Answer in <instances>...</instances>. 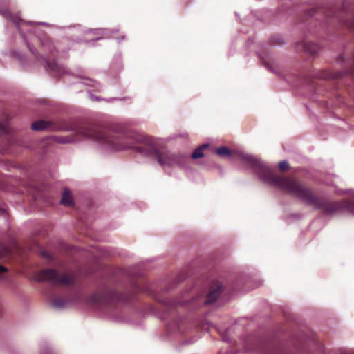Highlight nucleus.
I'll return each instance as SVG.
<instances>
[{"label": "nucleus", "mask_w": 354, "mask_h": 354, "mask_svg": "<svg viewBox=\"0 0 354 354\" xmlns=\"http://www.w3.org/2000/svg\"><path fill=\"white\" fill-rule=\"evenodd\" d=\"M75 133L73 139L61 138L62 142L88 138L106 144L115 150L131 149L142 156L152 157L162 166L185 167L189 157L181 153L160 150L154 140L148 136L123 129H111L86 121L75 122L70 125Z\"/></svg>", "instance_id": "1"}, {"label": "nucleus", "mask_w": 354, "mask_h": 354, "mask_svg": "<svg viewBox=\"0 0 354 354\" xmlns=\"http://www.w3.org/2000/svg\"><path fill=\"white\" fill-rule=\"evenodd\" d=\"M241 159L248 164L266 183L282 189L326 214L342 210L354 213V199L329 202L314 194L312 189L302 182L292 177L276 174L264 162L253 156L241 154Z\"/></svg>", "instance_id": "2"}, {"label": "nucleus", "mask_w": 354, "mask_h": 354, "mask_svg": "<svg viewBox=\"0 0 354 354\" xmlns=\"http://www.w3.org/2000/svg\"><path fill=\"white\" fill-rule=\"evenodd\" d=\"M39 281H48L53 285L69 286L75 283L76 278L73 274L59 273L56 269H44L37 275Z\"/></svg>", "instance_id": "3"}, {"label": "nucleus", "mask_w": 354, "mask_h": 354, "mask_svg": "<svg viewBox=\"0 0 354 354\" xmlns=\"http://www.w3.org/2000/svg\"><path fill=\"white\" fill-rule=\"evenodd\" d=\"M89 301L93 304H111L116 301L125 302L124 295L113 288H104L90 296Z\"/></svg>", "instance_id": "4"}, {"label": "nucleus", "mask_w": 354, "mask_h": 354, "mask_svg": "<svg viewBox=\"0 0 354 354\" xmlns=\"http://www.w3.org/2000/svg\"><path fill=\"white\" fill-rule=\"evenodd\" d=\"M82 300V295L80 292L65 296H55L51 299V304L56 308H64Z\"/></svg>", "instance_id": "5"}, {"label": "nucleus", "mask_w": 354, "mask_h": 354, "mask_svg": "<svg viewBox=\"0 0 354 354\" xmlns=\"http://www.w3.org/2000/svg\"><path fill=\"white\" fill-rule=\"evenodd\" d=\"M0 138L6 142L2 149L3 152L10 151L11 147L15 142V137L8 124L6 122L3 123L0 122Z\"/></svg>", "instance_id": "6"}, {"label": "nucleus", "mask_w": 354, "mask_h": 354, "mask_svg": "<svg viewBox=\"0 0 354 354\" xmlns=\"http://www.w3.org/2000/svg\"><path fill=\"white\" fill-rule=\"evenodd\" d=\"M223 290V287L218 281L215 282L211 287L208 294L206 295L203 303L205 305H208L214 303L217 298L220 296Z\"/></svg>", "instance_id": "7"}, {"label": "nucleus", "mask_w": 354, "mask_h": 354, "mask_svg": "<svg viewBox=\"0 0 354 354\" xmlns=\"http://www.w3.org/2000/svg\"><path fill=\"white\" fill-rule=\"evenodd\" d=\"M296 49L297 51L304 50L309 53L310 54L314 55L318 53L320 50V46L316 43L302 41L297 44Z\"/></svg>", "instance_id": "8"}, {"label": "nucleus", "mask_w": 354, "mask_h": 354, "mask_svg": "<svg viewBox=\"0 0 354 354\" xmlns=\"http://www.w3.org/2000/svg\"><path fill=\"white\" fill-rule=\"evenodd\" d=\"M45 62L48 68L55 75L61 76L65 73V69L62 66L59 65L55 61L45 60Z\"/></svg>", "instance_id": "9"}, {"label": "nucleus", "mask_w": 354, "mask_h": 354, "mask_svg": "<svg viewBox=\"0 0 354 354\" xmlns=\"http://www.w3.org/2000/svg\"><path fill=\"white\" fill-rule=\"evenodd\" d=\"M60 203L62 205L66 207H72L73 205L72 194L67 189L64 190Z\"/></svg>", "instance_id": "10"}, {"label": "nucleus", "mask_w": 354, "mask_h": 354, "mask_svg": "<svg viewBox=\"0 0 354 354\" xmlns=\"http://www.w3.org/2000/svg\"><path fill=\"white\" fill-rule=\"evenodd\" d=\"M50 122L44 120H39L32 124V129L36 131L44 130L50 128Z\"/></svg>", "instance_id": "11"}, {"label": "nucleus", "mask_w": 354, "mask_h": 354, "mask_svg": "<svg viewBox=\"0 0 354 354\" xmlns=\"http://www.w3.org/2000/svg\"><path fill=\"white\" fill-rule=\"evenodd\" d=\"M41 43L42 47L44 48V51L46 53H53V52L54 50V46L52 44L51 40L49 38H48V37L44 38L41 41Z\"/></svg>", "instance_id": "12"}, {"label": "nucleus", "mask_w": 354, "mask_h": 354, "mask_svg": "<svg viewBox=\"0 0 354 354\" xmlns=\"http://www.w3.org/2000/svg\"><path fill=\"white\" fill-rule=\"evenodd\" d=\"M207 147H208V145L205 144V145H203L201 147H198L197 149H196L194 150V151L192 153V156H191L192 158L197 159V158H202L204 156V154L203 153V150L205 149H207Z\"/></svg>", "instance_id": "13"}, {"label": "nucleus", "mask_w": 354, "mask_h": 354, "mask_svg": "<svg viewBox=\"0 0 354 354\" xmlns=\"http://www.w3.org/2000/svg\"><path fill=\"white\" fill-rule=\"evenodd\" d=\"M216 153L217 155L222 157H229L232 155V152L226 147H221L216 149Z\"/></svg>", "instance_id": "14"}, {"label": "nucleus", "mask_w": 354, "mask_h": 354, "mask_svg": "<svg viewBox=\"0 0 354 354\" xmlns=\"http://www.w3.org/2000/svg\"><path fill=\"white\" fill-rule=\"evenodd\" d=\"M342 75H343L342 73H332L328 71H324V72L322 73L320 77L324 78V79H333V78L337 79V78L341 77Z\"/></svg>", "instance_id": "15"}, {"label": "nucleus", "mask_w": 354, "mask_h": 354, "mask_svg": "<svg viewBox=\"0 0 354 354\" xmlns=\"http://www.w3.org/2000/svg\"><path fill=\"white\" fill-rule=\"evenodd\" d=\"M341 20L348 27L351 28H354V14L351 17V19H341Z\"/></svg>", "instance_id": "16"}, {"label": "nucleus", "mask_w": 354, "mask_h": 354, "mask_svg": "<svg viewBox=\"0 0 354 354\" xmlns=\"http://www.w3.org/2000/svg\"><path fill=\"white\" fill-rule=\"evenodd\" d=\"M6 249H2L0 248V258L3 256V254L6 253ZM7 272V269L6 267L3 266H0V279L2 278V275L5 274Z\"/></svg>", "instance_id": "17"}, {"label": "nucleus", "mask_w": 354, "mask_h": 354, "mask_svg": "<svg viewBox=\"0 0 354 354\" xmlns=\"http://www.w3.org/2000/svg\"><path fill=\"white\" fill-rule=\"evenodd\" d=\"M289 167V164L287 161L284 160V161H281L279 163V169L281 171H284L286 170H287Z\"/></svg>", "instance_id": "18"}, {"label": "nucleus", "mask_w": 354, "mask_h": 354, "mask_svg": "<svg viewBox=\"0 0 354 354\" xmlns=\"http://www.w3.org/2000/svg\"><path fill=\"white\" fill-rule=\"evenodd\" d=\"M0 13L6 18L12 19L14 22H17V20L15 19H12V14L8 10H3L2 11H0Z\"/></svg>", "instance_id": "19"}, {"label": "nucleus", "mask_w": 354, "mask_h": 354, "mask_svg": "<svg viewBox=\"0 0 354 354\" xmlns=\"http://www.w3.org/2000/svg\"><path fill=\"white\" fill-rule=\"evenodd\" d=\"M136 290L139 292H142L145 293H149L148 288L147 287H140L139 286L136 285L135 287Z\"/></svg>", "instance_id": "20"}, {"label": "nucleus", "mask_w": 354, "mask_h": 354, "mask_svg": "<svg viewBox=\"0 0 354 354\" xmlns=\"http://www.w3.org/2000/svg\"><path fill=\"white\" fill-rule=\"evenodd\" d=\"M41 255L44 257L46 258V259H50L51 258L50 255L47 252H46V251L42 252H41Z\"/></svg>", "instance_id": "21"}, {"label": "nucleus", "mask_w": 354, "mask_h": 354, "mask_svg": "<svg viewBox=\"0 0 354 354\" xmlns=\"http://www.w3.org/2000/svg\"><path fill=\"white\" fill-rule=\"evenodd\" d=\"M3 214H4V209H3L2 208L0 207V215Z\"/></svg>", "instance_id": "22"}]
</instances>
